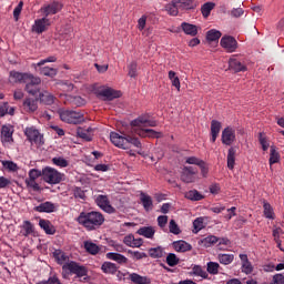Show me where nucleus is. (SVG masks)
<instances>
[{"label": "nucleus", "instance_id": "1", "mask_svg": "<svg viewBox=\"0 0 284 284\" xmlns=\"http://www.w3.org/2000/svg\"><path fill=\"white\" fill-rule=\"evenodd\" d=\"M110 141L115 145V148H120V150H129L128 154L130 156H136V152L138 154H141V151H138L141 150V141H139L138 138H133L124 133L111 132ZM132 148H136V150Z\"/></svg>", "mask_w": 284, "mask_h": 284}, {"label": "nucleus", "instance_id": "2", "mask_svg": "<svg viewBox=\"0 0 284 284\" xmlns=\"http://www.w3.org/2000/svg\"><path fill=\"white\" fill-rule=\"evenodd\" d=\"M77 221L80 225H83L85 230L92 232V230H99V227L105 223V216L97 211H91L89 213L82 212Z\"/></svg>", "mask_w": 284, "mask_h": 284}, {"label": "nucleus", "instance_id": "3", "mask_svg": "<svg viewBox=\"0 0 284 284\" xmlns=\"http://www.w3.org/2000/svg\"><path fill=\"white\" fill-rule=\"evenodd\" d=\"M134 134L140 136V132H145L148 128H156V121L150 119V114H142L131 122Z\"/></svg>", "mask_w": 284, "mask_h": 284}, {"label": "nucleus", "instance_id": "4", "mask_svg": "<svg viewBox=\"0 0 284 284\" xmlns=\"http://www.w3.org/2000/svg\"><path fill=\"white\" fill-rule=\"evenodd\" d=\"M42 180L49 185H59V183L65 181V174L52 166H45L42 169Z\"/></svg>", "mask_w": 284, "mask_h": 284}, {"label": "nucleus", "instance_id": "5", "mask_svg": "<svg viewBox=\"0 0 284 284\" xmlns=\"http://www.w3.org/2000/svg\"><path fill=\"white\" fill-rule=\"evenodd\" d=\"M62 270L64 272H70L71 274H75L77 278H83V281H88V267L80 265L79 263L71 261L69 263H65L62 266Z\"/></svg>", "mask_w": 284, "mask_h": 284}, {"label": "nucleus", "instance_id": "6", "mask_svg": "<svg viewBox=\"0 0 284 284\" xmlns=\"http://www.w3.org/2000/svg\"><path fill=\"white\" fill-rule=\"evenodd\" d=\"M97 97L103 99V101H114V99H120L121 91L114 90L110 87H100L95 91Z\"/></svg>", "mask_w": 284, "mask_h": 284}, {"label": "nucleus", "instance_id": "7", "mask_svg": "<svg viewBox=\"0 0 284 284\" xmlns=\"http://www.w3.org/2000/svg\"><path fill=\"white\" fill-rule=\"evenodd\" d=\"M59 115L61 121L64 123H82L83 121V114L77 111H70V110H60Z\"/></svg>", "mask_w": 284, "mask_h": 284}, {"label": "nucleus", "instance_id": "8", "mask_svg": "<svg viewBox=\"0 0 284 284\" xmlns=\"http://www.w3.org/2000/svg\"><path fill=\"white\" fill-rule=\"evenodd\" d=\"M24 83H26L24 90L26 92H28V94H31V97H37L41 92V89L37 87V85H41V78L34 77V74H31L29 75V79Z\"/></svg>", "mask_w": 284, "mask_h": 284}, {"label": "nucleus", "instance_id": "9", "mask_svg": "<svg viewBox=\"0 0 284 284\" xmlns=\"http://www.w3.org/2000/svg\"><path fill=\"white\" fill-rule=\"evenodd\" d=\"M24 135L27 136L28 141L34 143V145H43V134L37 130L34 126H29L24 130Z\"/></svg>", "mask_w": 284, "mask_h": 284}, {"label": "nucleus", "instance_id": "10", "mask_svg": "<svg viewBox=\"0 0 284 284\" xmlns=\"http://www.w3.org/2000/svg\"><path fill=\"white\" fill-rule=\"evenodd\" d=\"M181 181L183 183H195V181H199V171L193 166H184L182 169Z\"/></svg>", "mask_w": 284, "mask_h": 284}, {"label": "nucleus", "instance_id": "11", "mask_svg": "<svg viewBox=\"0 0 284 284\" xmlns=\"http://www.w3.org/2000/svg\"><path fill=\"white\" fill-rule=\"evenodd\" d=\"M52 26V22L47 17L34 20L33 26L31 27L32 32L36 34H43Z\"/></svg>", "mask_w": 284, "mask_h": 284}, {"label": "nucleus", "instance_id": "12", "mask_svg": "<svg viewBox=\"0 0 284 284\" xmlns=\"http://www.w3.org/2000/svg\"><path fill=\"white\" fill-rule=\"evenodd\" d=\"M221 141L223 145H234L236 142V130L232 126L224 128Z\"/></svg>", "mask_w": 284, "mask_h": 284}, {"label": "nucleus", "instance_id": "13", "mask_svg": "<svg viewBox=\"0 0 284 284\" xmlns=\"http://www.w3.org/2000/svg\"><path fill=\"white\" fill-rule=\"evenodd\" d=\"M220 44L223 49H225L226 52L230 53L236 52V50L239 49V42L234 37L231 36L222 37Z\"/></svg>", "mask_w": 284, "mask_h": 284}, {"label": "nucleus", "instance_id": "14", "mask_svg": "<svg viewBox=\"0 0 284 284\" xmlns=\"http://www.w3.org/2000/svg\"><path fill=\"white\" fill-rule=\"evenodd\" d=\"M61 10H63V4H61L60 2L53 1L49 4H44L43 7H41L40 12H42L43 17L48 19V17L52 14H57L58 12H61Z\"/></svg>", "mask_w": 284, "mask_h": 284}, {"label": "nucleus", "instance_id": "15", "mask_svg": "<svg viewBox=\"0 0 284 284\" xmlns=\"http://www.w3.org/2000/svg\"><path fill=\"white\" fill-rule=\"evenodd\" d=\"M12 134H14V130H12V126L3 125L1 129V143L4 145V148H10L12 143H14V138H12Z\"/></svg>", "mask_w": 284, "mask_h": 284}, {"label": "nucleus", "instance_id": "16", "mask_svg": "<svg viewBox=\"0 0 284 284\" xmlns=\"http://www.w3.org/2000/svg\"><path fill=\"white\" fill-rule=\"evenodd\" d=\"M95 203L101 210L108 212V214L114 213V209L110 204V199H108V195H98L95 197Z\"/></svg>", "mask_w": 284, "mask_h": 284}, {"label": "nucleus", "instance_id": "17", "mask_svg": "<svg viewBox=\"0 0 284 284\" xmlns=\"http://www.w3.org/2000/svg\"><path fill=\"white\" fill-rule=\"evenodd\" d=\"M38 101H40V103H43V105H54V101H57V98L48 90H40L38 94Z\"/></svg>", "mask_w": 284, "mask_h": 284}, {"label": "nucleus", "instance_id": "18", "mask_svg": "<svg viewBox=\"0 0 284 284\" xmlns=\"http://www.w3.org/2000/svg\"><path fill=\"white\" fill-rule=\"evenodd\" d=\"M32 73H21L19 71H11L9 75V81L11 83H26L30 79Z\"/></svg>", "mask_w": 284, "mask_h": 284}, {"label": "nucleus", "instance_id": "19", "mask_svg": "<svg viewBox=\"0 0 284 284\" xmlns=\"http://www.w3.org/2000/svg\"><path fill=\"white\" fill-rule=\"evenodd\" d=\"M229 70H232L233 72H247V65L232 57L229 59Z\"/></svg>", "mask_w": 284, "mask_h": 284}, {"label": "nucleus", "instance_id": "20", "mask_svg": "<svg viewBox=\"0 0 284 284\" xmlns=\"http://www.w3.org/2000/svg\"><path fill=\"white\" fill-rule=\"evenodd\" d=\"M240 258L242 261V272L244 274H252L254 266H252V262L247 258V254H240Z\"/></svg>", "mask_w": 284, "mask_h": 284}, {"label": "nucleus", "instance_id": "21", "mask_svg": "<svg viewBox=\"0 0 284 284\" xmlns=\"http://www.w3.org/2000/svg\"><path fill=\"white\" fill-rule=\"evenodd\" d=\"M221 122L216 120H212L211 122V141L212 143H216V139H219V134L221 132Z\"/></svg>", "mask_w": 284, "mask_h": 284}, {"label": "nucleus", "instance_id": "22", "mask_svg": "<svg viewBox=\"0 0 284 284\" xmlns=\"http://www.w3.org/2000/svg\"><path fill=\"white\" fill-rule=\"evenodd\" d=\"M53 258H55L59 265H65V263H70V256H68V254L61 250H55L53 252Z\"/></svg>", "mask_w": 284, "mask_h": 284}, {"label": "nucleus", "instance_id": "23", "mask_svg": "<svg viewBox=\"0 0 284 284\" xmlns=\"http://www.w3.org/2000/svg\"><path fill=\"white\" fill-rule=\"evenodd\" d=\"M138 234L144 236V239H154L156 230L153 226H142L138 230Z\"/></svg>", "mask_w": 284, "mask_h": 284}, {"label": "nucleus", "instance_id": "24", "mask_svg": "<svg viewBox=\"0 0 284 284\" xmlns=\"http://www.w3.org/2000/svg\"><path fill=\"white\" fill-rule=\"evenodd\" d=\"M129 281L133 282L134 284H150L152 281L148 276H141L138 273H130Z\"/></svg>", "mask_w": 284, "mask_h": 284}, {"label": "nucleus", "instance_id": "25", "mask_svg": "<svg viewBox=\"0 0 284 284\" xmlns=\"http://www.w3.org/2000/svg\"><path fill=\"white\" fill-rule=\"evenodd\" d=\"M181 28L185 34H189L190 37H196L199 34V27L194 24H190L187 22H182Z\"/></svg>", "mask_w": 284, "mask_h": 284}, {"label": "nucleus", "instance_id": "26", "mask_svg": "<svg viewBox=\"0 0 284 284\" xmlns=\"http://www.w3.org/2000/svg\"><path fill=\"white\" fill-rule=\"evenodd\" d=\"M23 109L27 112H37V110H39V104H37V100L36 99L27 98L23 101Z\"/></svg>", "mask_w": 284, "mask_h": 284}, {"label": "nucleus", "instance_id": "27", "mask_svg": "<svg viewBox=\"0 0 284 284\" xmlns=\"http://www.w3.org/2000/svg\"><path fill=\"white\" fill-rule=\"evenodd\" d=\"M106 258L109 261H115V263H119L120 265L128 264V257H125V255H122L120 253H106Z\"/></svg>", "mask_w": 284, "mask_h": 284}, {"label": "nucleus", "instance_id": "28", "mask_svg": "<svg viewBox=\"0 0 284 284\" xmlns=\"http://www.w3.org/2000/svg\"><path fill=\"white\" fill-rule=\"evenodd\" d=\"M77 135L84 141H92V128L83 129L79 126L77 129Z\"/></svg>", "mask_w": 284, "mask_h": 284}, {"label": "nucleus", "instance_id": "29", "mask_svg": "<svg viewBox=\"0 0 284 284\" xmlns=\"http://www.w3.org/2000/svg\"><path fill=\"white\" fill-rule=\"evenodd\" d=\"M40 227L45 232V234H55L57 229H54V225L48 220H40L39 221Z\"/></svg>", "mask_w": 284, "mask_h": 284}, {"label": "nucleus", "instance_id": "30", "mask_svg": "<svg viewBox=\"0 0 284 284\" xmlns=\"http://www.w3.org/2000/svg\"><path fill=\"white\" fill-rule=\"evenodd\" d=\"M179 8H181L179 6V0H172L171 3L165 6V10L171 17H176L179 14Z\"/></svg>", "mask_w": 284, "mask_h": 284}, {"label": "nucleus", "instance_id": "31", "mask_svg": "<svg viewBox=\"0 0 284 284\" xmlns=\"http://www.w3.org/2000/svg\"><path fill=\"white\" fill-rule=\"evenodd\" d=\"M215 243H219V237L214 235L206 236L199 241V245H201V247H212Z\"/></svg>", "mask_w": 284, "mask_h": 284}, {"label": "nucleus", "instance_id": "32", "mask_svg": "<svg viewBox=\"0 0 284 284\" xmlns=\"http://www.w3.org/2000/svg\"><path fill=\"white\" fill-rule=\"evenodd\" d=\"M226 161L229 170H234L236 163V150L234 148L229 149Z\"/></svg>", "mask_w": 284, "mask_h": 284}, {"label": "nucleus", "instance_id": "33", "mask_svg": "<svg viewBox=\"0 0 284 284\" xmlns=\"http://www.w3.org/2000/svg\"><path fill=\"white\" fill-rule=\"evenodd\" d=\"M173 248L175 252H190V250H192V245L185 241H178L173 242Z\"/></svg>", "mask_w": 284, "mask_h": 284}, {"label": "nucleus", "instance_id": "34", "mask_svg": "<svg viewBox=\"0 0 284 284\" xmlns=\"http://www.w3.org/2000/svg\"><path fill=\"white\" fill-rule=\"evenodd\" d=\"M140 200H141V203L143 205L144 210L146 212H150V210H152V207H153L152 196H150L145 193H141L140 194Z\"/></svg>", "mask_w": 284, "mask_h": 284}, {"label": "nucleus", "instance_id": "35", "mask_svg": "<svg viewBox=\"0 0 284 284\" xmlns=\"http://www.w3.org/2000/svg\"><path fill=\"white\" fill-rule=\"evenodd\" d=\"M84 250H87L89 254H92V256H97V254L101 252V247L91 241L84 242Z\"/></svg>", "mask_w": 284, "mask_h": 284}, {"label": "nucleus", "instance_id": "36", "mask_svg": "<svg viewBox=\"0 0 284 284\" xmlns=\"http://www.w3.org/2000/svg\"><path fill=\"white\" fill-rule=\"evenodd\" d=\"M185 199H189V201H203L205 195L197 190H191L185 193Z\"/></svg>", "mask_w": 284, "mask_h": 284}, {"label": "nucleus", "instance_id": "37", "mask_svg": "<svg viewBox=\"0 0 284 284\" xmlns=\"http://www.w3.org/2000/svg\"><path fill=\"white\" fill-rule=\"evenodd\" d=\"M140 136H142L143 139H161L163 136V133L156 132L152 129H146L145 131H140Z\"/></svg>", "mask_w": 284, "mask_h": 284}, {"label": "nucleus", "instance_id": "38", "mask_svg": "<svg viewBox=\"0 0 284 284\" xmlns=\"http://www.w3.org/2000/svg\"><path fill=\"white\" fill-rule=\"evenodd\" d=\"M101 270L104 274H114L118 272L119 267H116V264L112 262H104L101 266Z\"/></svg>", "mask_w": 284, "mask_h": 284}, {"label": "nucleus", "instance_id": "39", "mask_svg": "<svg viewBox=\"0 0 284 284\" xmlns=\"http://www.w3.org/2000/svg\"><path fill=\"white\" fill-rule=\"evenodd\" d=\"M36 212H54V204L52 202H44L34 207Z\"/></svg>", "mask_w": 284, "mask_h": 284}, {"label": "nucleus", "instance_id": "40", "mask_svg": "<svg viewBox=\"0 0 284 284\" xmlns=\"http://www.w3.org/2000/svg\"><path fill=\"white\" fill-rule=\"evenodd\" d=\"M40 74H43V77H50L51 79H53V77H57V74L59 73V71L54 68H50V67H42L39 69Z\"/></svg>", "mask_w": 284, "mask_h": 284}, {"label": "nucleus", "instance_id": "41", "mask_svg": "<svg viewBox=\"0 0 284 284\" xmlns=\"http://www.w3.org/2000/svg\"><path fill=\"white\" fill-rule=\"evenodd\" d=\"M217 261L222 265H230L234 261V254H219Z\"/></svg>", "mask_w": 284, "mask_h": 284}, {"label": "nucleus", "instance_id": "42", "mask_svg": "<svg viewBox=\"0 0 284 284\" xmlns=\"http://www.w3.org/2000/svg\"><path fill=\"white\" fill-rule=\"evenodd\" d=\"M163 247L161 246L149 250V255L151 256V258H163Z\"/></svg>", "mask_w": 284, "mask_h": 284}, {"label": "nucleus", "instance_id": "43", "mask_svg": "<svg viewBox=\"0 0 284 284\" xmlns=\"http://www.w3.org/2000/svg\"><path fill=\"white\" fill-rule=\"evenodd\" d=\"M178 2L180 8H183L184 10L196 8V2H194V0H178Z\"/></svg>", "mask_w": 284, "mask_h": 284}, {"label": "nucleus", "instance_id": "44", "mask_svg": "<svg viewBox=\"0 0 284 284\" xmlns=\"http://www.w3.org/2000/svg\"><path fill=\"white\" fill-rule=\"evenodd\" d=\"M278 161H281V155L276 151V146H271L270 165H274V163H278Z\"/></svg>", "mask_w": 284, "mask_h": 284}, {"label": "nucleus", "instance_id": "45", "mask_svg": "<svg viewBox=\"0 0 284 284\" xmlns=\"http://www.w3.org/2000/svg\"><path fill=\"white\" fill-rule=\"evenodd\" d=\"M193 232L194 234H199V232H201V230H203V227H205V223L203 217H197L194 220L193 222Z\"/></svg>", "mask_w": 284, "mask_h": 284}, {"label": "nucleus", "instance_id": "46", "mask_svg": "<svg viewBox=\"0 0 284 284\" xmlns=\"http://www.w3.org/2000/svg\"><path fill=\"white\" fill-rule=\"evenodd\" d=\"M207 41H219L221 39V31L212 29L206 33Z\"/></svg>", "mask_w": 284, "mask_h": 284}, {"label": "nucleus", "instance_id": "47", "mask_svg": "<svg viewBox=\"0 0 284 284\" xmlns=\"http://www.w3.org/2000/svg\"><path fill=\"white\" fill-rule=\"evenodd\" d=\"M22 230H24L22 233L23 236H30V234H34V225H32L30 221H24Z\"/></svg>", "mask_w": 284, "mask_h": 284}, {"label": "nucleus", "instance_id": "48", "mask_svg": "<svg viewBox=\"0 0 284 284\" xmlns=\"http://www.w3.org/2000/svg\"><path fill=\"white\" fill-rule=\"evenodd\" d=\"M263 209H264V216L266 219L274 220V209H272V205L267 202H264Z\"/></svg>", "mask_w": 284, "mask_h": 284}, {"label": "nucleus", "instance_id": "49", "mask_svg": "<svg viewBox=\"0 0 284 284\" xmlns=\"http://www.w3.org/2000/svg\"><path fill=\"white\" fill-rule=\"evenodd\" d=\"M53 165H57L58 168H68L70 165V162L65 160L64 158H53L52 159Z\"/></svg>", "mask_w": 284, "mask_h": 284}, {"label": "nucleus", "instance_id": "50", "mask_svg": "<svg viewBox=\"0 0 284 284\" xmlns=\"http://www.w3.org/2000/svg\"><path fill=\"white\" fill-rule=\"evenodd\" d=\"M166 263L170 267H174L176 265H179L180 263V260L179 257L176 256V254L174 253H170L168 256H166Z\"/></svg>", "mask_w": 284, "mask_h": 284}, {"label": "nucleus", "instance_id": "51", "mask_svg": "<svg viewBox=\"0 0 284 284\" xmlns=\"http://www.w3.org/2000/svg\"><path fill=\"white\" fill-rule=\"evenodd\" d=\"M202 14L203 17L207 18L210 17V12H212V10H214V3L212 2H206L202 6Z\"/></svg>", "mask_w": 284, "mask_h": 284}, {"label": "nucleus", "instance_id": "52", "mask_svg": "<svg viewBox=\"0 0 284 284\" xmlns=\"http://www.w3.org/2000/svg\"><path fill=\"white\" fill-rule=\"evenodd\" d=\"M2 165L6 170H9V172H17L19 170V165L12 161H4Z\"/></svg>", "mask_w": 284, "mask_h": 284}, {"label": "nucleus", "instance_id": "53", "mask_svg": "<svg viewBox=\"0 0 284 284\" xmlns=\"http://www.w3.org/2000/svg\"><path fill=\"white\" fill-rule=\"evenodd\" d=\"M145 26H148V16L143 14L139 18L136 28L140 32H143V30H145Z\"/></svg>", "mask_w": 284, "mask_h": 284}, {"label": "nucleus", "instance_id": "54", "mask_svg": "<svg viewBox=\"0 0 284 284\" xmlns=\"http://www.w3.org/2000/svg\"><path fill=\"white\" fill-rule=\"evenodd\" d=\"M128 254L134 260V261H141V258H145L148 255L145 253H141L139 251H132L128 250Z\"/></svg>", "mask_w": 284, "mask_h": 284}, {"label": "nucleus", "instance_id": "55", "mask_svg": "<svg viewBox=\"0 0 284 284\" xmlns=\"http://www.w3.org/2000/svg\"><path fill=\"white\" fill-rule=\"evenodd\" d=\"M194 276H201V278H207V272L203 270V267L195 265L193 267Z\"/></svg>", "mask_w": 284, "mask_h": 284}, {"label": "nucleus", "instance_id": "56", "mask_svg": "<svg viewBox=\"0 0 284 284\" xmlns=\"http://www.w3.org/2000/svg\"><path fill=\"white\" fill-rule=\"evenodd\" d=\"M39 176H43V171H39L37 169H32L29 171V181H37Z\"/></svg>", "mask_w": 284, "mask_h": 284}, {"label": "nucleus", "instance_id": "57", "mask_svg": "<svg viewBox=\"0 0 284 284\" xmlns=\"http://www.w3.org/2000/svg\"><path fill=\"white\" fill-rule=\"evenodd\" d=\"M219 267H221V265H219V263H216V262H209L207 263V272H209V274H219Z\"/></svg>", "mask_w": 284, "mask_h": 284}, {"label": "nucleus", "instance_id": "58", "mask_svg": "<svg viewBox=\"0 0 284 284\" xmlns=\"http://www.w3.org/2000/svg\"><path fill=\"white\" fill-rule=\"evenodd\" d=\"M199 168L201 170V175L203 176V179H207V174H210V166L207 165V163H205V161H202Z\"/></svg>", "mask_w": 284, "mask_h": 284}, {"label": "nucleus", "instance_id": "59", "mask_svg": "<svg viewBox=\"0 0 284 284\" xmlns=\"http://www.w3.org/2000/svg\"><path fill=\"white\" fill-rule=\"evenodd\" d=\"M169 230L171 234H181V229H179V224H176V221L171 220L169 223Z\"/></svg>", "mask_w": 284, "mask_h": 284}, {"label": "nucleus", "instance_id": "60", "mask_svg": "<svg viewBox=\"0 0 284 284\" xmlns=\"http://www.w3.org/2000/svg\"><path fill=\"white\" fill-rule=\"evenodd\" d=\"M27 186L33 190V192H40L41 186L37 183V180H26Z\"/></svg>", "mask_w": 284, "mask_h": 284}, {"label": "nucleus", "instance_id": "61", "mask_svg": "<svg viewBox=\"0 0 284 284\" xmlns=\"http://www.w3.org/2000/svg\"><path fill=\"white\" fill-rule=\"evenodd\" d=\"M71 103L73 105H77L78 108H81V105H85V99H83L79 95H75V97L71 98Z\"/></svg>", "mask_w": 284, "mask_h": 284}, {"label": "nucleus", "instance_id": "62", "mask_svg": "<svg viewBox=\"0 0 284 284\" xmlns=\"http://www.w3.org/2000/svg\"><path fill=\"white\" fill-rule=\"evenodd\" d=\"M203 160L196 158V156H189L185 159V163L189 165H200Z\"/></svg>", "mask_w": 284, "mask_h": 284}, {"label": "nucleus", "instance_id": "63", "mask_svg": "<svg viewBox=\"0 0 284 284\" xmlns=\"http://www.w3.org/2000/svg\"><path fill=\"white\" fill-rule=\"evenodd\" d=\"M37 284H61V281H59V277L57 276H51L48 278V281H41L38 282Z\"/></svg>", "mask_w": 284, "mask_h": 284}, {"label": "nucleus", "instance_id": "64", "mask_svg": "<svg viewBox=\"0 0 284 284\" xmlns=\"http://www.w3.org/2000/svg\"><path fill=\"white\" fill-rule=\"evenodd\" d=\"M273 283L274 284H284V276H283V274H275L273 276Z\"/></svg>", "mask_w": 284, "mask_h": 284}]
</instances>
